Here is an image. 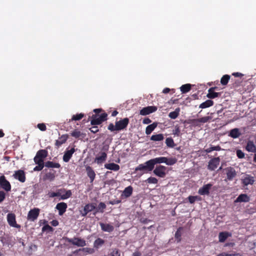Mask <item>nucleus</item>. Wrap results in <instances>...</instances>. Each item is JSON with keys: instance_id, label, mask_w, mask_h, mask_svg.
I'll use <instances>...</instances> for the list:
<instances>
[{"instance_id": "nucleus-1", "label": "nucleus", "mask_w": 256, "mask_h": 256, "mask_svg": "<svg viewBox=\"0 0 256 256\" xmlns=\"http://www.w3.org/2000/svg\"><path fill=\"white\" fill-rule=\"evenodd\" d=\"M167 160L166 157H158L150 159L144 164H140L135 168L136 171L146 170L150 172L154 168V165L157 164L166 163Z\"/></svg>"}, {"instance_id": "nucleus-2", "label": "nucleus", "mask_w": 256, "mask_h": 256, "mask_svg": "<svg viewBox=\"0 0 256 256\" xmlns=\"http://www.w3.org/2000/svg\"><path fill=\"white\" fill-rule=\"evenodd\" d=\"M94 114L89 116L90 124L92 126L99 125L108 120V114L102 108H96L93 110Z\"/></svg>"}, {"instance_id": "nucleus-3", "label": "nucleus", "mask_w": 256, "mask_h": 256, "mask_svg": "<svg viewBox=\"0 0 256 256\" xmlns=\"http://www.w3.org/2000/svg\"><path fill=\"white\" fill-rule=\"evenodd\" d=\"M129 122L130 120L128 118L120 119V120L116 121L115 125L112 123H110L108 126V129L111 132H115L114 133L116 134L118 132L126 129Z\"/></svg>"}, {"instance_id": "nucleus-4", "label": "nucleus", "mask_w": 256, "mask_h": 256, "mask_svg": "<svg viewBox=\"0 0 256 256\" xmlns=\"http://www.w3.org/2000/svg\"><path fill=\"white\" fill-rule=\"evenodd\" d=\"M65 240L67 242L78 246L83 247L86 246V240L80 238H66Z\"/></svg>"}, {"instance_id": "nucleus-5", "label": "nucleus", "mask_w": 256, "mask_h": 256, "mask_svg": "<svg viewBox=\"0 0 256 256\" xmlns=\"http://www.w3.org/2000/svg\"><path fill=\"white\" fill-rule=\"evenodd\" d=\"M7 221L8 224L13 228H20V226L16 223V215L14 213H9L7 214Z\"/></svg>"}, {"instance_id": "nucleus-6", "label": "nucleus", "mask_w": 256, "mask_h": 256, "mask_svg": "<svg viewBox=\"0 0 256 256\" xmlns=\"http://www.w3.org/2000/svg\"><path fill=\"white\" fill-rule=\"evenodd\" d=\"M166 167L162 165H159L156 167L153 172L156 176L160 178H164L166 176Z\"/></svg>"}, {"instance_id": "nucleus-7", "label": "nucleus", "mask_w": 256, "mask_h": 256, "mask_svg": "<svg viewBox=\"0 0 256 256\" xmlns=\"http://www.w3.org/2000/svg\"><path fill=\"white\" fill-rule=\"evenodd\" d=\"M241 182L244 187L248 184L252 185L254 182V177L251 175L245 174L242 176Z\"/></svg>"}, {"instance_id": "nucleus-8", "label": "nucleus", "mask_w": 256, "mask_h": 256, "mask_svg": "<svg viewBox=\"0 0 256 256\" xmlns=\"http://www.w3.org/2000/svg\"><path fill=\"white\" fill-rule=\"evenodd\" d=\"M0 186L6 192H9L11 190L10 182L6 179L4 176H0Z\"/></svg>"}, {"instance_id": "nucleus-9", "label": "nucleus", "mask_w": 256, "mask_h": 256, "mask_svg": "<svg viewBox=\"0 0 256 256\" xmlns=\"http://www.w3.org/2000/svg\"><path fill=\"white\" fill-rule=\"evenodd\" d=\"M158 108L156 106H148L146 107L143 108L140 111V114L142 116H146L150 114L156 112Z\"/></svg>"}, {"instance_id": "nucleus-10", "label": "nucleus", "mask_w": 256, "mask_h": 256, "mask_svg": "<svg viewBox=\"0 0 256 256\" xmlns=\"http://www.w3.org/2000/svg\"><path fill=\"white\" fill-rule=\"evenodd\" d=\"M40 210L38 208H34L30 210L28 214V220L32 222L36 220L39 215Z\"/></svg>"}, {"instance_id": "nucleus-11", "label": "nucleus", "mask_w": 256, "mask_h": 256, "mask_svg": "<svg viewBox=\"0 0 256 256\" xmlns=\"http://www.w3.org/2000/svg\"><path fill=\"white\" fill-rule=\"evenodd\" d=\"M13 176L15 179L18 180L21 182H24L26 180L25 172L23 170H21L15 171Z\"/></svg>"}, {"instance_id": "nucleus-12", "label": "nucleus", "mask_w": 256, "mask_h": 256, "mask_svg": "<svg viewBox=\"0 0 256 256\" xmlns=\"http://www.w3.org/2000/svg\"><path fill=\"white\" fill-rule=\"evenodd\" d=\"M226 178L228 180H232L236 176V172L235 169L231 166L225 168Z\"/></svg>"}, {"instance_id": "nucleus-13", "label": "nucleus", "mask_w": 256, "mask_h": 256, "mask_svg": "<svg viewBox=\"0 0 256 256\" xmlns=\"http://www.w3.org/2000/svg\"><path fill=\"white\" fill-rule=\"evenodd\" d=\"M96 208V204L95 203L88 204L85 205L83 210L81 211V214L85 216L87 214Z\"/></svg>"}, {"instance_id": "nucleus-14", "label": "nucleus", "mask_w": 256, "mask_h": 256, "mask_svg": "<svg viewBox=\"0 0 256 256\" xmlns=\"http://www.w3.org/2000/svg\"><path fill=\"white\" fill-rule=\"evenodd\" d=\"M34 164L36 165L34 168V172L41 171L45 166L46 162L36 158V156L34 158Z\"/></svg>"}, {"instance_id": "nucleus-15", "label": "nucleus", "mask_w": 256, "mask_h": 256, "mask_svg": "<svg viewBox=\"0 0 256 256\" xmlns=\"http://www.w3.org/2000/svg\"><path fill=\"white\" fill-rule=\"evenodd\" d=\"M212 117L211 116H206L202 117L200 118L197 119H192L190 120L188 123L189 124H192L196 125H198V122L200 123H206L209 121H210L212 119Z\"/></svg>"}, {"instance_id": "nucleus-16", "label": "nucleus", "mask_w": 256, "mask_h": 256, "mask_svg": "<svg viewBox=\"0 0 256 256\" xmlns=\"http://www.w3.org/2000/svg\"><path fill=\"white\" fill-rule=\"evenodd\" d=\"M220 158L219 157L214 158L211 159L208 166V168L210 170H214L219 165Z\"/></svg>"}, {"instance_id": "nucleus-17", "label": "nucleus", "mask_w": 256, "mask_h": 256, "mask_svg": "<svg viewBox=\"0 0 256 256\" xmlns=\"http://www.w3.org/2000/svg\"><path fill=\"white\" fill-rule=\"evenodd\" d=\"M212 186L211 184L204 185L202 187L198 190V193L200 195H208Z\"/></svg>"}, {"instance_id": "nucleus-18", "label": "nucleus", "mask_w": 256, "mask_h": 256, "mask_svg": "<svg viewBox=\"0 0 256 256\" xmlns=\"http://www.w3.org/2000/svg\"><path fill=\"white\" fill-rule=\"evenodd\" d=\"M48 151L46 149L38 150L35 156L36 158L44 162V160L48 156Z\"/></svg>"}, {"instance_id": "nucleus-19", "label": "nucleus", "mask_w": 256, "mask_h": 256, "mask_svg": "<svg viewBox=\"0 0 256 256\" xmlns=\"http://www.w3.org/2000/svg\"><path fill=\"white\" fill-rule=\"evenodd\" d=\"M56 176V171L54 170H50L46 172L44 176V180H48L50 182L53 181Z\"/></svg>"}, {"instance_id": "nucleus-20", "label": "nucleus", "mask_w": 256, "mask_h": 256, "mask_svg": "<svg viewBox=\"0 0 256 256\" xmlns=\"http://www.w3.org/2000/svg\"><path fill=\"white\" fill-rule=\"evenodd\" d=\"M76 152V150L74 148H72L70 150H66L63 156V160L64 162H68L72 157L73 154Z\"/></svg>"}, {"instance_id": "nucleus-21", "label": "nucleus", "mask_w": 256, "mask_h": 256, "mask_svg": "<svg viewBox=\"0 0 256 256\" xmlns=\"http://www.w3.org/2000/svg\"><path fill=\"white\" fill-rule=\"evenodd\" d=\"M68 208L67 204L64 202L58 203L56 207V208L58 210V214L60 216H62L66 211Z\"/></svg>"}, {"instance_id": "nucleus-22", "label": "nucleus", "mask_w": 256, "mask_h": 256, "mask_svg": "<svg viewBox=\"0 0 256 256\" xmlns=\"http://www.w3.org/2000/svg\"><path fill=\"white\" fill-rule=\"evenodd\" d=\"M246 150L248 152H256V146L254 142L251 140H248L246 146Z\"/></svg>"}, {"instance_id": "nucleus-23", "label": "nucleus", "mask_w": 256, "mask_h": 256, "mask_svg": "<svg viewBox=\"0 0 256 256\" xmlns=\"http://www.w3.org/2000/svg\"><path fill=\"white\" fill-rule=\"evenodd\" d=\"M133 188L130 186L124 188L121 195L122 198H128L132 194Z\"/></svg>"}, {"instance_id": "nucleus-24", "label": "nucleus", "mask_w": 256, "mask_h": 256, "mask_svg": "<svg viewBox=\"0 0 256 256\" xmlns=\"http://www.w3.org/2000/svg\"><path fill=\"white\" fill-rule=\"evenodd\" d=\"M242 135L240 130L238 128H234L232 129L228 134V136L233 138H237Z\"/></svg>"}, {"instance_id": "nucleus-25", "label": "nucleus", "mask_w": 256, "mask_h": 256, "mask_svg": "<svg viewBox=\"0 0 256 256\" xmlns=\"http://www.w3.org/2000/svg\"><path fill=\"white\" fill-rule=\"evenodd\" d=\"M86 169L87 175L90 178V182H92L96 178V174L94 171L90 166H87Z\"/></svg>"}, {"instance_id": "nucleus-26", "label": "nucleus", "mask_w": 256, "mask_h": 256, "mask_svg": "<svg viewBox=\"0 0 256 256\" xmlns=\"http://www.w3.org/2000/svg\"><path fill=\"white\" fill-rule=\"evenodd\" d=\"M216 88V87L210 88L208 90V92L206 96L209 98H214L220 96V93L214 92V90Z\"/></svg>"}, {"instance_id": "nucleus-27", "label": "nucleus", "mask_w": 256, "mask_h": 256, "mask_svg": "<svg viewBox=\"0 0 256 256\" xmlns=\"http://www.w3.org/2000/svg\"><path fill=\"white\" fill-rule=\"evenodd\" d=\"M68 136V134H63L59 138L58 140H56L55 145L57 147H60L61 145L64 144L67 140Z\"/></svg>"}, {"instance_id": "nucleus-28", "label": "nucleus", "mask_w": 256, "mask_h": 256, "mask_svg": "<svg viewBox=\"0 0 256 256\" xmlns=\"http://www.w3.org/2000/svg\"><path fill=\"white\" fill-rule=\"evenodd\" d=\"M100 226L102 230L104 232H110L114 230V226L108 224H104L100 222Z\"/></svg>"}, {"instance_id": "nucleus-29", "label": "nucleus", "mask_w": 256, "mask_h": 256, "mask_svg": "<svg viewBox=\"0 0 256 256\" xmlns=\"http://www.w3.org/2000/svg\"><path fill=\"white\" fill-rule=\"evenodd\" d=\"M231 234L227 232H222L219 233L218 240L220 242H224L227 238L231 236Z\"/></svg>"}, {"instance_id": "nucleus-30", "label": "nucleus", "mask_w": 256, "mask_h": 256, "mask_svg": "<svg viewBox=\"0 0 256 256\" xmlns=\"http://www.w3.org/2000/svg\"><path fill=\"white\" fill-rule=\"evenodd\" d=\"M250 197L246 194H240L235 200L236 202H248Z\"/></svg>"}, {"instance_id": "nucleus-31", "label": "nucleus", "mask_w": 256, "mask_h": 256, "mask_svg": "<svg viewBox=\"0 0 256 256\" xmlns=\"http://www.w3.org/2000/svg\"><path fill=\"white\" fill-rule=\"evenodd\" d=\"M107 158V154L105 152L100 153V156H96L95 158V162L98 164H100L106 161Z\"/></svg>"}, {"instance_id": "nucleus-32", "label": "nucleus", "mask_w": 256, "mask_h": 256, "mask_svg": "<svg viewBox=\"0 0 256 256\" xmlns=\"http://www.w3.org/2000/svg\"><path fill=\"white\" fill-rule=\"evenodd\" d=\"M104 168L108 170L118 171L120 170V166L114 163H109L104 164Z\"/></svg>"}, {"instance_id": "nucleus-33", "label": "nucleus", "mask_w": 256, "mask_h": 256, "mask_svg": "<svg viewBox=\"0 0 256 256\" xmlns=\"http://www.w3.org/2000/svg\"><path fill=\"white\" fill-rule=\"evenodd\" d=\"M47 168H60L61 167L60 164L58 162H54L52 161L46 162L45 166Z\"/></svg>"}, {"instance_id": "nucleus-34", "label": "nucleus", "mask_w": 256, "mask_h": 256, "mask_svg": "<svg viewBox=\"0 0 256 256\" xmlns=\"http://www.w3.org/2000/svg\"><path fill=\"white\" fill-rule=\"evenodd\" d=\"M157 126V122H153L152 124L148 125L146 128V134L147 135L150 134Z\"/></svg>"}, {"instance_id": "nucleus-35", "label": "nucleus", "mask_w": 256, "mask_h": 256, "mask_svg": "<svg viewBox=\"0 0 256 256\" xmlns=\"http://www.w3.org/2000/svg\"><path fill=\"white\" fill-rule=\"evenodd\" d=\"M104 240L100 238H98L94 242V247L96 249H98L104 244Z\"/></svg>"}, {"instance_id": "nucleus-36", "label": "nucleus", "mask_w": 256, "mask_h": 256, "mask_svg": "<svg viewBox=\"0 0 256 256\" xmlns=\"http://www.w3.org/2000/svg\"><path fill=\"white\" fill-rule=\"evenodd\" d=\"M214 105V102L212 100H208L205 101L204 102L202 103L199 108H206L208 107H210Z\"/></svg>"}, {"instance_id": "nucleus-37", "label": "nucleus", "mask_w": 256, "mask_h": 256, "mask_svg": "<svg viewBox=\"0 0 256 256\" xmlns=\"http://www.w3.org/2000/svg\"><path fill=\"white\" fill-rule=\"evenodd\" d=\"M180 110V108H176L174 111L169 113L168 116L172 119H176L179 116Z\"/></svg>"}, {"instance_id": "nucleus-38", "label": "nucleus", "mask_w": 256, "mask_h": 256, "mask_svg": "<svg viewBox=\"0 0 256 256\" xmlns=\"http://www.w3.org/2000/svg\"><path fill=\"white\" fill-rule=\"evenodd\" d=\"M191 87L190 84H187L182 85L180 88V90L182 94H186L191 90Z\"/></svg>"}, {"instance_id": "nucleus-39", "label": "nucleus", "mask_w": 256, "mask_h": 256, "mask_svg": "<svg viewBox=\"0 0 256 256\" xmlns=\"http://www.w3.org/2000/svg\"><path fill=\"white\" fill-rule=\"evenodd\" d=\"M164 139V135L162 134H154L150 138V140L152 141H161Z\"/></svg>"}, {"instance_id": "nucleus-40", "label": "nucleus", "mask_w": 256, "mask_h": 256, "mask_svg": "<svg viewBox=\"0 0 256 256\" xmlns=\"http://www.w3.org/2000/svg\"><path fill=\"white\" fill-rule=\"evenodd\" d=\"M183 230L182 227H179L176 232L175 233L174 237L177 240L178 242H180L181 241V236H182V230Z\"/></svg>"}, {"instance_id": "nucleus-41", "label": "nucleus", "mask_w": 256, "mask_h": 256, "mask_svg": "<svg viewBox=\"0 0 256 256\" xmlns=\"http://www.w3.org/2000/svg\"><path fill=\"white\" fill-rule=\"evenodd\" d=\"M230 76L228 74H225L222 76L220 79V83L222 86H226L228 84Z\"/></svg>"}, {"instance_id": "nucleus-42", "label": "nucleus", "mask_w": 256, "mask_h": 256, "mask_svg": "<svg viewBox=\"0 0 256 256\" xmlns=\"http://www.w3.org/2000/svg\"><path fill=\"white\" fill-rule=\"evenodd\" d=\"M188 199L190 203L191 204H194L196 200L200 201L202 200V198L200 196H190L188 198Z\"/></svg>"}, {"instance_id": "nucleus-43", "label": "nucleus", "mask_w": 256, "mask_h": 256, "mask_svg": "<svg viewBox=\"0 0 256 256\" xmlns=\"http://www.w3.org/2000/svg\"><path fill=\"white\" fill-rule=\"evenodd\" d=\"M64 192H65V194H60V199L61 200H66L68 198L71 197L72 196V192L70 190H66Z\"/></svg>"}, {"instance_id": "nucleus-44", "label": "nucleus", "mask_w": 256, "mask_h": 256, "mask_svg": "<svg viewBox=\"0 0 256 256\" xmlns=\"http://www.w3.org/2000/svg\"><path fill=\"white\" fill-rule=\"evenodd\" d=\"M70 135L75 138H80L82 135V133L78 129H75L73 131L70 132Z\"/></svg>"}, {"instance_id": "nucleus-45", "label": "nucleus", "mask_w": 256, "mask_h": 256, "mask_svg": "<svg viewBox=\"0 0 256 256\" xmlns=\"http://www.w3.org/2000/svg\"><path fill=\"white\" fill-rule=\"evenodd\" d=\"M65 191L64 188H61L58 190L57 192H52L50 194V198H54L56 196H60V194L64 192Z\"/></svg>"}, {"instance_id": "nucleus-46", "label": "nucleus", "mask_w": 256, "mask_h": 256, "mask_svg": "<svg viewBox=\"0 0 256 256\" xmlns=\"http://www.w3.org/2000/svg\"><path fill=\"white\" fill-rule=\"evenodd\" d=\"M84 115L82 113L80 114H74L72 116L71 120H70L73 121V120H79L82 118L84 117Z\"/></svg>"}, {"instance_id": "nucleus-47", "label": "nucleus", "mask_w": 256, "mask_h": 256, "mask_svg": "<svg viewBox=\"0 0 256 256\" xmlns=\"http://www.w3.org/2000/svg\"><path fill=\"white\" fill-rule=\"evenodd\" d=\"M166 144L169 148H174L175 144L173 139L172 138H168L166 140Z\"/></svg>"}, {"instance_id": "nucleus-48", "label": "nucleus", "mask_w": 256, "mask_h": 256, "mask_svg": "<svg viewBox=\"0 0 256 256\" xmlns=\"http://www.w3.org/2000/svg\"><path fill=\"white\" fill-rule=\"evenodd\" d=\"M176 162L177 159L175 158H167V160H166V162L165 164L168 166H172L175 164Z\"/></svg>"}, {"instance_id": "nucleus-49", "label": "nucleus", "mask_w": 256, "mask_h": 256, "mask_svg": "<svg viewBox=\"0 0 256 256\" xmlns=\"http://www.w3.org/2000/svg\"><path fill=\"white\" fill-rule=\"evenodd\" d=\"M220 150H221V148H220V146H212L210 148L206 149L205 150V151H206V153H210V152H212L213 150L219 151Z\"/></svg>"}, {"instance_id": "nucleus-50", "label": "nucleus", "mask_w": 256, "mask_h": 256, "mask_svg": "<svg viewBox=\"0 0 256 256\" xmlns=\"http://www.w3.org/2000/svg\"><path fill=\"white\" fill-rule=\"evenodd\" d=\"M106 208V205L104 202H100L98 205L96 209V212H100L102 213L104 212V210Z\"/></svg>"}, {"instance_id": "nucleus-51", "label": "nucleus", "mask_w": 256, "mask_h": 256, "mask_svg": "<svg viewBox=\"0 0 256 256\" xmlns=\"http://www.w3.org/2000/svg\"><path fill=\"white\" fill-rule=\"evenodd\" d=\"M78 250H82L86 253L90 254H92L94 252V249L90 248H82V249H79Z\"/></svg>"}, {"instance_id": "nucleus-52", "label": "nucleus", "mask_w": 256, "mask_h": 256, "mask_svg": "<svg viewBox=\"0 0 256 256\" xmlns=\"http://www.w3.org/2000/svg\"><path fill=\"white\" fill-rule=\"evenodd\" d=\"M146 182L148 184H156L158 180L156 178L150 176L146 180Z\"/></svg>"}, {"instance_id": "nucleus-53", "label": "nucleus", "mask_w": 256, "mask_h": 256, "mask_svg": "<svg viewBox=\"0 0 256 256\" xmlns=\"http://www.w3.org/2000/svg\"><path fill=\"white\" fill-rule=\"evenodd\" d=\"M236 156L239 158H244V156H245L244 153L240 150H238L236 151Z\"/></svg>"}, {"instance_id": "nucleus-54", "label": "nucleus", "mask_w": 256, "mask_h": 256, "mask_svg": "<svg viewBox=\"0 0 256 256\" xmlns=\"http://www.w3.org/2000/svg\"><path fill=\"white\" fill-rule=\"evenodd\" d=\"M110 256H120V253L119 250L114 248L110 253Z\"/></svg>"}, {"instance_id": "nucleus-55", "label": "nucleus", "mask_w": 256, "mask_h": 256, "mask_svg": "<svg viewBox=\"0 0 256 256\" xmlns=\"http://www.w3.org/2000/svg\"><path fill=\"white\" fill-rule=\"evenodd\" d=\"M89 130L92 133L96 134L99 131V128L96 125L92 126L89 128Z\"/></svg>"}, {"instance_id": "nucleus-56", "label": "nucleus", "mask_w": 256, "mask_h": 256, "mask_svg": "<svg viewBox=\"0 0 256 256\" xmlns=\"http://www.w3.org/2000/svg\"><path fill=\"white\" fill-rule=\"evenodd\" d=\"M37 127L42 131H45L46 130V126L44 123L38 124Z\"/></svg>"}, {"instance_id": "nucleus-57", "label": "nucleus", "mask_w": 256, "mask_h": 256, "mask_svg": "<svg viewBox=\"0 0 256 256\" xmlns=\"http://www.w3.org/2000/svg\"><path fill=\"white\" fill-rule=\"evenodd\" d=\"M48 230L49 232H52L53 231V228L49 226L48 224H46L44 226L42 227V231Z\"/></svg>"}, {"instance_id": "nucleus-58", "label": "nucleus", "mask_w": 256, "mask_h": 256, "mask_svg": "<svg viewBox=\"0 0 256 256\" xmlns=\"http://www.w3.org/2000/svg\"><path fill=\"white\" fill-rule=\"evenodd\" d=\"M180 133V129L179 128V127H178V126L176 127L175 130L174 131L173 134L174 135H176L177 136H179Z\"/></svg>"}, {"instance_id": "nucleus-59", "label": "nucleus", "mask_w": 256, "mask_h": 256, "mask_svg": "<svg viewBox=\"0 0 256 256\" xmlns=\"http://www.w3.org/2000/svg\"><path fill=\"white\" fill-rule=\"evenodd\" d=\"M5 196V193L3 191H0V202L4 200Z\"/></svg>"}, {"instance_id": "nucleus-60", "label": "nucleus", "mask_w": 256, "mask_h": 256, "mask_svg": "<svg viewBox=\"0 0 256 256\" xmlns=\"http://www.w3.org/2000/svg\"><path fill=\"white\" fill-rule=\"evenodd\" d=\"M151 122H152V120L148 118H144L142 121V122L144 124H149Z\"/></svg>"}, {"instance_id": "nucleus-61", "label": "nucleus", "mask_w": 256, "mask_h": 256, "mask_svg": "<svg viewBox=\"0 0 256 256\" xmlns=\"http://www.w3.org/2000/svg\"><path fill=\"white\" fill-rule=\"evenodd\" d=\"M52 225L54 226H57L58 225V222L56 220H52L51 222H50Z\"/></svg>"}, {"instance_id": "nucleus-62", "label": "nucleus", "mask_w": 256, "mask_h": 256, "mask_svg": "<svg viewBox=\"0 0 256 256\" xmlns=\"http://www.w3.org/2000/svg\"><path fill=\"white\" fill-rule=\"evenodd\" d=\"M226 256H241V255L239 253H232V254H228L226 252Z\"/></svg>"}, {"instance_id": "nucleus-63", "label": "nucleus", "mask_w": 256, "mask_h": 256, "mask_svg": "<svg viewBox=\"0 0 256 256\" xmlns=\"http://www.w3.org/2000/svg\"><path fill=\"white\" fill-rule=\"evenodd\" d=\"M232 76H234L236 77H242L244 75L240 72H234L232 74Z\"/></svg>"}, {"instance_id": "nucleus-64", "label": "nucleus", "mask_w": 256, "mask_h": 256, "mask_svg": "<svg viewBox=\"0 0 256 256\" xmlns=\"http://www.w3.org/2000/svg\"><path fill=\"white\" fill-rule=\"evenodd\" d=\"M142 256L141 253L138 251H136L133 253L132 256Z\"/></svg>"}]
</instances>
